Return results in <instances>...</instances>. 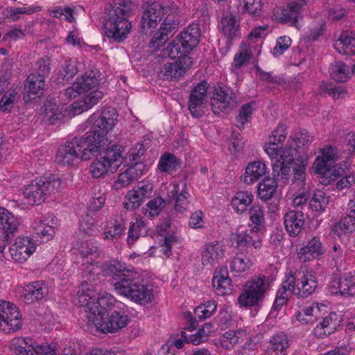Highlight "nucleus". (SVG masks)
Here are the masks:
<instances>
[{
	"label": "nucleus",
	"mask_w": 355,
	"mask_h": 355,
	"mask_svg": "<svg viewBox=\"0 0 355 355\" xmlns=\"http://www.w3.org/2000/svg\"><path fill=\"white\" fill-rule=\"evenodd\" d=\"M188 53L184 49V45L179 37L170 42L166 48L164 49V55L171 59H175L178 57L180 59L181 56H185L187 55L186 53Z\"/></svg>",
	"instance_id": "obj_53"
},
{
	"label": "nucleus",
	"mask_w": 355,
	"mask_h": 355,
	"mask_svg": "<svg viewBox=\"0 0 355 355\" xmlns=\"http://www.w3.org/2000/svg\"><path fill=\"white\" fill-rule=\"evenodd\" d=\"M335 49L343 55H355V34L352 32L343 31L334 43Z\"/></svg>",
	"instance_id": "obj_33"
},
{
	"label": "nucleus",
	"mask_w": 355,
	"mask_h": 355,
	"mask_svg": "<svg viewBox=\"0 0 355 355\" xmlns=\"http://www.w3.org/2000/svg\"><path fill=\"white\" fill-rule=\"evenodd\" d=\"M272 165L273 175L275 180L282 181L284 183H288L289 178L291 175H293V178H291L292 183L297 182V184L300 185L303 184L306 177L305 171L306 163L305 161L302 160L300 163L293 168V173H291V164H290L275 162Z\"/></svg>",
	"instance_id": "obj_9"
},
{
	"label": "nucleus",
	"mask_w": 355,
	"mask_h": 355,
	"mask_svg": "<svg viewBox=\"0 0 355 355\" xmlns=\"http://www.w3.org/2000/svg\"><path fill=\"white\" fill-rule=\"evenodd\" d=\"M212 286L218 295L224 296L232 291V279L229 277L227 266H222L215 271Z\"/></svg>",
	"instance_id": "obj_25"
},
{
	"label": "nucleus",
	"mask_w": 355,
	"mask_h": 355,
	"mask_svg": "<svg viewBox=\"0 0 355 355\" xmlns=\"http://www.w3.org/2000/svg\"><path fill=\"white\" fill-rule=\"evenodd\" d=\"M107 135V133L104 135L103 142L99 144L100 148H98V150L95 152L94 155H92V157H96L99 154L101 159L110 164L111 171H115L121 163L122 147L119 145L113 144L105 148V146L107 141V139L106 137Z\"/></svg>",
	"instance_id": "obj_17"
},
{
	"label": "nucleus",
	"mask_w": 355,
	"mask_h": 355,
	"mask_svg": "<svg viewBox=\"0 0 355 355\" xmlns=\"http://www.w3.org/2000/svg\"><path fill=\"white\" fill-rule=\"evenodd\" d=\"M60 187L61 180L57 176L42 177L25 186L24 195L29 204L40 205L47 196L58 192Z\"/></svg>",
	"instance_id": "obj_6"
},
{
	"label": "nucleus",
	"mask_w": 355,
	"mask_h": 355,
	"mask_svg": "<svg viewBox=\"0 0 355 355\" xmlns=\"http://www.w3.org/2000/svg\"><path fill=\"white\" fill-rule=\"evenodd\" d=\"M144 168V164L135 163L118 175L116 180L113 184V188L120 190L138 180L143 175Z\"/></svg>",
	"instance_id": "obj_23"
},
{
	"label": "nucleus",
	"mask_w": 355,
	"mask_h": 355,
	"mask_svg": "<svg viewBox=\"0 0 355 355\" xmlns=\"http://www.w3.org/2000/svg\"><path fill=\"white\" fill-rule=\"evenodd\" d=\"M207 83L202 81L198 83L191 92L188 107L191 114L195 118H199L204 114L207 93Z\"/></svg>",
	"instance_id": "obj_14"
},
{
	"label": "nucleus",
	"mask_w": 355,
	"mask_h": 355,
	"mask_svg": "<svg viewBox=\"0 0 355 355\" xmlns=\"http://www.w3.org/2000/svg\"><path fill=\"white\" fill-rule=\"evenodd\" d=\"M22 327L21 315L12 303L0 300V329L6 333L18 331Z\"/></svg>",
	"instance_id": "obj_8"
},
{
	"label": "nucleus",
	"mask_w": 355,
	"mask_h": 355,
	"mask_svg": "<svg viewBox=\"0 0 355 355\" xmlns=\"http://www.w3.org/2000/svg\"><path fill=\"white\" fill-rule=\"evenodd\" d=\"M249 226L252 233H258L264 228L265 215L263 207L259 205H253L248 210Z\"/></svg>",
	"instance_id": "obj_37"
},
{
	"label": "nucleus",
	"mask_w": 355,
	"mask_h": 355,
	"mask_svg": "<svg viewBox=\"0 0 355 355\" xmlns=\"http://www.w3.org/2000/svg\"><path fill=\"white\" fill-rule=\"evenodd\" d=\"M251 58L252 52L248 49V46L243 44L240 51L234 55V62L232 64V71L237 73L242 66L248 63Z\"/></svg>",
	"instance_id": "obj_51"
},
{
	"label": "nucleus",
	"mask_w": 355,
	"mask_h": 355,
	"mask_svg": "<svg viewBox=\"0 0 355 355\" xmlns=\"http://www.w3.org/2000/svg\"><path fill=\"white\" fill-rule=\"evenodd\" d=\"M355 231V216L347 214L340 219L332 227V232L334 234L340 237L343 235L349 234Z\"/></svg>",
	"instance_id": "obj_40"
},
{
	"label": "nucleus",
	"mask_w": 355,
	"mask_h": 355,
	"mask_svg": "<svg viewBox=\"0 0 355 355\" xmlns=\"http://www.w3.org/2000/svg\"><path fill=\"white\" fill-rule=\"evenodd\" d=\"M36 245L35 241L28 237H18L12 244L14 261L17 262L25 261L35 251Z\"/></svg>",
	"instance_id": "obj_24"
},
{
	"label": "nucleus",
	"mask_w": 355,
	"mask_h": 355,
	"mask_svg": "<svg viewBox=\"0 0 355 355\" xmlns=\"http://www.w3.org/2000/svg\"><path fill=\"white\" fill-rule=\"evenodd\" d=\"M238 10L242 14L259 17L262 12L261 0H238Z\"/></svg>",
	"instance_id": "obj_44"
},
{
	"label": "nucleus",
	"mask_w": 355,
	"mask_h": 355,
	"mask_svg": "<svg viewBox=\"0 0 355 355\" xmlns=\"http://www.w3.org/2000/svg\"><path fill=\"white\" fill-rule=\"evenodd\" d=\"M328 288L334 295H353L355 294V275L345 273L339 278L331 279Z\"/></svg>",
	"instance_id": "obj_21"
},
{
	"label": "nucleus",
	"mask_w": 355,
	"mask_h": 355,
	"mask_svg": "<svg viewBox=\"0 0 355 355\" xmlns=\"http://www.w3.org/2000/svg\"><path fill=\"white\" fill-rule=\"evenodd\" d=\"M238 101L235 93L228 87H218L211 101V109L215 114L227 112L236 107Z\"/></svg>",
	"instance_id": "obj_12"
},
{
	"label": "nucleus",
	"mask_w": 355,
	"mask_h": 355,
	"mask_svg": "<svg viewBox=\"0 0 355 355\" xmlns=\"http://www.w3.org/2000/svg\"><path fill=\"white\" fill-rule=\"evenodd\" d=\"M192 58L189 55L181 56L176 62L165 64L159 72V78L164 80H177L183 76L192 65Z\"/></svg>",
	"instance_id": "obj_13"
},
{
	"label": "nucleus",
	"mask_w": 355,
	"mask_h": 355,
	"mask_svg": "<svg viewBox=\"0 0 355 355\" xmlns=\"http://www.w3.org/2000/svg\"><path fill=\"white\" fill-rule=\"evenodd\" d=\"M102 275L110 277L111 284L119 295H123L139 304H146L153 297V289L137 281V273L127 269L120 263H105L101 268Z\"/></svg>",
	"instance_id": "obj_2"
},
{
	"label": "nucleus",
	"mask_w": 355,
	"mask_h": 355,
	"mask_svg": "<svg viewBox=\"0 0 355 355\" xmlns=\"http://www.w3.org/2000/svg\"><path fill=\"white\" fill-rule=\"evenodd\" d=\"M325 170L322 172H315L322 175L320 182L324 185H329L332 181L341 177L344 173V169L338 164H331L325 166Z\"/></svg>",
	"instance_id": "obj_46"
},
{
	"label": "nucleus",
	"mask_w": 355,
	"mask_h": 355,
	"mask_svg": "<svg viewBox=\"0 0 355 355\" xmlns=\"http://www.w3.org/2000/svg\"><path fill=\"white\" fill-rule=\"evenodd\" d=\"M78 250L83 258H89L91 260L98 257L100 255L98 246L92 240L82 242Z\"/></svg>",
	"instance_id": "obj_54"
},
{
	"label": "nucleus",
	"mask_w": 355,
	"mask_h": 355,
	"mask_svg": "<svg viewBox=\"0 0 355 355\" xmlns=\"http://www.w3.org/2000/svg\"><path fill=\"white\" fill-rule=\"evenodd\" d=\"M76 304L84 307L89 322L103 318L107 312V308L112 304L113 297L110 294H100L91 288L87 284L78 287L73 298Z\"/></svg>",
	"instance_id": "obj_4"
},
{
	"label": "nucleus",
	"mask_w": 355,
	"mask_h": 355,
	"mask_svg": "<svg viewBox=\"0 0 355 355\" xmlns=\"http://www.w3.org/2000/svg\"><path fill=\"white\" fill-rule=\"evenodd\" d=\"M19 98V92L16 89H9L0 100L1 109L3 111L10 112Z\"/></svg>",
	"instance_id": "obj_56"
},
{
	"label": "nucleus",
	"mask_w": 355,
	"mask_h": 355,
	"mask_svg": "<svg viewBox=\"0 0 355 355\" xmlns=\"http://www.w3.org/2000/svg\"><path fill=\"white\" fill-rule=\"evenodd\" d=\"M109 170L111 171L110 164L101 159L100 157L99 158L97 157L96 159L92 163L89 167V172L92 177L95 178L101 177Z\"/></svg>",
	"instance_id": "obj_59"
},
{
	"label": "nucleus",
	"mask_w": 355,
	"mask_h": 355,
	"mask_svg": "<svg viewBox=\"0 0 355 355\" xmlns=\"http://www.w3.org/2000/svg\"><path fill=\"white\" fill-rule=\"evenodd\" d=\"M269 290V283L264 275H259L247 281L238 297L241 306L252 307L258 306L263 300Z\"/></svg>",
	"instance_id": "obj_7"
},
{
	"label": "nucleus",
	"mask_w": 355,
	"mask_h": 355,
	"mask_svg": "<svg viewBox=\"0 0 355 355\" xmlns=\"http://www.w3.org/2000/svg\"><path fill=\"white\" fill-rule=\"evenodd\" d=\"M320 318L321 320L313 330L314 334L318 338L333 334L340 325V316L334 312H331L322 317L318 303L304 307L297 315L298 321L304 324H313Z\"/></svg>",
	"instance_id": "obj_5"
},
{
	"label": "nucleus",
	"mask_w": 355,
	"mask_h": 355,
	"mask_svg": "<svg viewBox=\"0 0 355 355\" xmlns=\"http://www.w3.org/2000/svg\"><path fill=\"white\" fill-rule=\"evenodd\" d=\"M35 224L36 225L34 227L35 233L40 236L42 241H47L53 238L55 233L53 225L44 223L43 221H40L39 223H35Z\"/></svg>",
	"instance_id": "obj_57"
},
{
	"label": "nucleus",
	"mask_w": 355,
	"mask_h": 355,
	"mask_svg": "<svg viewBox=\"0 0 355 355\" xmlns=\"http://www.w3.org/2000/svg\"><path fill=\"white\" fill-rule=\"evenodd\" d=\"M289 343L287 336L279 332L271 337L266 355H286Z\"/></svg>",
	"instance_id": "obj_35"
},
{
	"label": "nucleus",
	"mask_w": 355,
	"mask_h": 355,
	"mask_svg": "<svg viewBox=\"0 0 355 355\" xmlns=\"http://www.w3.org/2000/svg\"><path fill=\"white\" fill-rule=\"evenodd\" d=\"M286 230L291 236H297L302 230L304 223V214L301 211L292 210L284 216Z\"/></svg>",
	"instance_id": "obj_26"
},
{
	"label": "nucleus",
	"mask_w": 355,
	"mask_h": 355,
	"mask_svg": "<svg viewBox=\"0 0 355 355\" xmlns=\"http://www.w3.org/2000/svg\"><path fill=\"white\" fill-rule=\"evenodd\" d=\"M124 231L125 226L117 221H114L113 223H110L106 227L105 231V237L107 239H116L120 238V236L124 233Z\"/></svg>",
	"instance_id": "obj_64"
},
{
	"label": "nucleus",
	"mask_w": 355,
	"mask_h": 355,
	"mask_svg": "<svg viewBox=\"0 0 355 355\" xmlns=\"http://www.w3.org/2000/svg\"><path fill=\"white\" fill-rule=\"evenodd\" d=\"M146 199V198L139 193L138 190L135 188L125 195L124 207L127 209L134 210L138 208Z\"/></svg>",
	"instance_id": "obj_55"
},
{
	"label": "nucleus",
	"mask_w": 355,
	"mask_h": 355,
	"mask_svg": "<svg viewBox=\"0 0 355 355\" xmlns=\"http://www.w3.org/2000/svg\"><path fill=\"white\" fill-rule=\"evenodd\" d=\"M129 322L130 319L127 315L114 311L107 314L106 318L103 315L99 320L97 319L96 321L91 323L96 327L98 331L107 334L116 332L125 327Z\"/></svg>",
	"instance_id": "obj_11"
},
{
	"label": "nucleus",
	"mask_w": 355,
	"mask_h": 355,
	"mask_svg": "<svg viewBox=\"0 0 355 355\" xmlns=\"http://www.w3.org/2000/svg\"><path fill=\"white\" fill-rule=\"evenodd\" d=\"M103 96V93L94 89L87 94L82 101L74 102L72 110L75 114H80L95 105Z\"/></svg>",
	"instance_id": "obj_34"
},
{
	"label": "nucleus",
	"mask_w": 355,
	"mask_h": 355,
	"mask_svg": "<svg viewBox=\"0 0 355 355\" xmlns=\"http://www.w3.org/2000/svg\"><path fill=\"white\" fill-rule=\"evenodd\" d=\"M217 304L214 300H209L205 304H200L197 306L194 310L195 318L191 316V313L188 312L187 317L188 318L189 326L188 329L190 331L196 329L198 327L196 318H198L200 320H205L210 318L216 311Z\"/></svg>",
	"instance_id": "obj_28"
},
{
	"label": "nucleus",
	"mask_w": 355,
	"mask_h": 355,
	"mask_svg": "<svg viewBox=\"0 0 355 355\" xmlns=\"http://www.w3.org/2000/svg\"><path fill=\"white\" fill-rule=\"evenodd\" d=\"M277 184L276 180L270 178H264L258 186V196L263 200L270 199L276 191Z\"/></svg>",
	"instance_id": "obj_47"
},
{
	"label": "nucleus",
	"mask_w": 355,
	"mask_h": 355,
	"mask_svg": "<svg viewBox=\"0 0 355 355\" xmlns=\"http://www.w3.org/2000/svg\"><path fill=\"white\" fill-rule=\"evenodd\" d=\"M306 5V0H288L286 8L282 10L279 21L290 23L291 26L300 29L301 24L299 19L302 18V12Z\"/></svg>",
	"instance_id": "obj_18"
},
{
	"label": "nucleus",
	"mask_w": 355,
	"mask_h": 355,
	"mask_svg": "<svg viewBox=\"0 0 355 355\" xmlns=\"http://www.w3.org/2000/svg\"><path fill=\"white\" fill-rule=\"evenodd\" d=\"M44 86L45 80L42 76L31 73L26 79L24 90L30 98H35V96L42 94Z\"/></svg>",
	"instance_id": "obj_38"
},
{
	"label": "nucleus",
	"mask_w": 355,
	"mask_h": 355,
	"mask_svg": "<svg viewBox=\"0 0 355 355\" xmlns=\"http://www.w3.org/2000/svg\"><path fill=\"white\" fill-rule=\"evenodd\" d=\"M19 225L18 218L5 208H0V229L6 234V241L17 231Z\"/></svg>",
	"instance_id": "obj_32"
},
{
	"label": "nucleus",
	"mask_w": 355,
	"mask_h": 355,
	"mask_svg": "<svg viewBox=\"0 0 355 355\" xmlns=\"http://www.w3.org/2000/svg\"><path fill=\"white\" fill-rule=\"evenodd\" d=\"M320 152L321 156L318 157L313 163V168L315 172L324 171L325 166H331L338 159V150L336 147L328 146L322 148Z\"/></svg>",
	"instance_id": "obj_31"
},
{
	"label": "nucleus",
	"mask_w": 355,
	"mask_h": 355,
	"mask_svg": "<svg viewBox=\"0 0 355 355\" xmlns=\"http://www.w3.org/2000/svg\"><path fill=\"white\" fill-rule=\"evenodd\" d=\"M252 263L250 259L237 254L232 261L230 269L232 272H243L250 269Z\"/></svg>",
	"instance_id": "obj_61"
},
{
	"label": "nucleus",
	"mask_w": 355,
	"mask_h": 355,
	"mask_svg": "<svg viewBox=\"0 0 355 355\" xmlns=\"http://www.w3.org/2000/svg\"><path fill=\"white\" fill-rule=\"evenodd\" d=\"M171 197L175 199V209L179 212H183L187 209L190 196L186 185H184L183 189L179 193V184H174L173 189L171 191Z\"/></svg>",
	"instance_id": "obj_39"
},
{
	"label": "nucleus",
	"mask_w": 355,
	"mask_h": 355,
	"mask_svg": "<svg viewBox=\"0 0 355 355\" xmlns=\"http://www.w3.org/2000/svg\"><path fill=\"white\" fill-rule=\"evenodd\" d=\"M224 247L218 242L206 245L201 252V263L204 266L211 267L224 257Z\"/></svg>",
	"instance_id": "obj_27"
},
{
	"label": "nucleus",
	"mask_w": 355,
	"mask_h": 355,
	"mask_svg": "<svg viewBox=\"0 0 355 355\" xmlns=\"http://www.w3.org/2000/svg\"><path fill=\"white\" fill-rule=\"evenodd\" d=\"M77 73V68L73 62L67 60L61 65L58 73V78L62 81H69Z\"/></svg>",
	"instance_id": "obj_58"
},
{
	"label": "nucleus",
	"mask_w": 355,
	"mask_h": 355,
	"mask_svg": "<svg viewBox=\"0 0 355 355\" xmlns=\"http://www.w3.org/2000/svg\"><path fill=\"white\" fill-rule=\"evenodd\" d=\"M329 73L335 81L339 83L345 82L349 77L350 68L343 62H335L329 67Z\"/></svg>",
	"instance_id": "obj_45"
},
{
	"label": "nucleus",
	"mask_w": 355,
	"mask_h": 355,
	"mask_svg": "<svg viewBox=\"0 0 355 355\" xmlns=\"http://www.w3.org/2000/svg\"><path fill=\"white\" fill-rule=\"evenodd\" d=\"M44 117L51 123L61 119L63 114L54 99H47L44 104Z\"/></svg>",
	"instance_id": "obj_49"
},
{
	"label": "nucleus",
	"mask_w": 355,
	"mask_h": 355,
	"mask_svg": "<svg viewBox=\"0 0 355 355\" xmlns=\"http://www.w3.org/2000/svg\"><path fill=\"white\" fill-rule=\"evenodd\" d=\"M96 74L95 71H90L85 73L80 78L76 79V82L83 94L90 90L93 91L92 89L98 86L99 80Z\"/></svg>",
	"instance_id": "obj_48"
},
{
	"label": "nucleus",
	"mask_w": 355,
	"mask_h": 355,
	"mask_svg": "<svg viewBox=\"0 0 355 355\" xmlns=\"http://www.w3.org/2000/svg\"><path fill=\"white\" fill-rule=\"evenodd\" d=\"M267 167L266 165L260 161H255L250 163L246 168L245 173L241 177V180L248 184H252L260 178L266 174Z\"/></svg>",
	"instance_id": "obj_36"
},
{
	"label": "nucleus",
	"mask_w": 355,
	"mask_h": 355,
	"mask_svg": "<svg viewBox=\"0 0 355 355\" xmlns=\"http://www.w3.org/2000/svg\"><path fill=\"white\" fill-rule=\"evenodd\" d=\"M329 204V196L322 191L317 190L314 192L310 202L311 209L318 214L323 212Z\"/></svg>",
	"instance_id": "obj_50"
},
{
	"label": "nucleus",
	"mask_w": 355,
	"mask_h": 355,
	"mask_svg": "<svg viewBox=\"0 0 355 355\" xmlns=\"http://www.w3.org/2000/svg\"><path fill=\"white\" fill-rule=\"evenodd\" d=\"M12 349L17 355H57L54 347L48 343H33L32 339L28 338L13 339Z\"/></svg>",
	"instance_id": "obj_10"
},
{
	"label": "nucleus",
	"mask_w": 355,
	"mask_h": 355,
	"mask_svg": "<svg viewBox=\"0 0 355 355\" xmlns=\"http://www.w3.org/2000/svg\"><path fill=\"white\" fill-rule=\"evenodd\" d=\"M133 8L130 0H120L109 10L108 18L105 23V35L120 42L126 38L132 28L128 17Z\"/></svg>",
	"instance_id": "obj_3"
},
{
	"label": "nucleus",
	"mask_w": 355,
	"mask_h": 355,
	"mask_svg": "<svg viewBox=\"0 0 355 355\" xmlns=\"http://www.w3.org/2000/svg\"><path fill=\"white\" fill-rule=\"evenodd\" d=\"M181 160L173 154L165 153L159 159L158 168L162 172L172 173L180 168Z\"/></svg>",
	"instance_id": "obj_43"
},
{
	"label": "nucleus",
	"mask_w": 355,
	"mask_h": 355,
	"mask_svg": "<svg viewBox=\"0 0 355 355\" xmlns=\"http://www.w3.org/2000/svg\"><path fill=\"white\" fill-rule=\"evenodd\" d=\"M164 15V8L159 2L149 4L142 15L141 31L144 34H151L152 29L156 28Z\"/></svg>",
	"instance_id": "obj_15"
},
{
	"label": "nucleus",
	"mask_w": 355,
	"mask_h": 355,
	"mask_svg": "<svg viewBox=\"0 0 355 355\" xmlns=\"http://www.w3.org/2000/svg\"><path fill=\"white\" fill-rule=\"evenodd\" d=\"M117 112L114 108L104 109L101 115L95 120L92 129L83 137H74L61 146L56 153L55 161L62 166L73 165L79 159L89 160L92 155L100 148L104 141V135L108 133L115 125L117 120Z\"/></svg>",
	"instance_id": "obj_1"
},
{
	"label": "nucleus",
	"mask_w": 355,
	"mask_h": 355,
	"mask_svg": "<svg viewBox=\"0 0 355 355\" xmlns=\"http://www.w3.org/2000/svg\"><path fill=\"white\" fill-rule=\"evenodd\" d=\"M232 239L236 244V248L240 251H248L251 247L259 250L262 246L260 235L257 233H252V230L250 232L237 230L235 233L232 234Z\"/></svg>",
	"instance_id": "obj_20"
},
{
	"label": "nucleus",
	"mask_w": 355,
	"mask_h": 355,
	"mask_svg": "<svg viewBox=\"0 0 355 355\" xmlns=\"http://www.w3.org/2000/svg\"><path fill=\"white\" fill-rule=\"evenodd\" d=\"M324 30L325 22L322 19L315 21L311 24L309 32L306 34L305 39L308 42L315 41L323 35Z\"/></svg>",
	"instance_id": "obj_62"
},
{
	"label": "nucleus",
	"mask_w": 355,
	"mask_h": 355,
	"mask_svg": "<svg viewBox=\"0 0 355 355\" xmlns=\"http://www.w3.org/2000/svg\"><path fill=\"white\" fill-rule=\"evenodd\" d=\"M295 282H296L295 272L290 271L286 275L282 286L277 293L275 300L272 305L273 310L278 311L280 309L284 304H286L291 295L294 294Z\"/></svg>",
	"instance_id": "obj_22"
},
{
	"label": "nucleus",
	"mask_w": 355,
	"mask_h": 355,
	"mask_svg": "<svg viewBox=\"0 0 355 355\" xmlns=\"http://www.w3.org/2000/svg\"><path fill=\"white\" fill-rule=\"evenodd\" d=\"M324 249L319 237L313 236L309 240L306 244L300 248L298 256L305 262L307 259H318L324 253Z\"/></svg>",
	"instance_id": "obj_30"
},
{
	"label": "nucleus",
	"mask_w": 355,
	"mask_h": 355,
	"mask_svg": "<svg viewBox=\"0 0 355 355\" xmlns=\"http://www.w3.org/2000/svg\"><path fill=\"white\" fill-rule=\"evenodd\" d=\"M254 196L249 191H239L232 200L233 209L237 214H242L252 203Z\"/></svg>",
	"instance_id": "obj_41"
},
{
	"label": "nucleus",
	"mask_w": 355,
	"mask_h": 355,
	"mask_svg": "<svg viewBox=\"0 0 355 355\" xmlns=\"http://www.w3.org/2000/svg\"><path fill=\"white\" fill-rule=\"evenodd\" d=\"M211 324L207 323L202 328H200L196 334L187 336L184 331H182L181 337L184 339L185 343L199 345L207 340L209 333L211 332Z\"/></svg>",
	"instance_id": "obj_52"
},
{
	"label": "nucleus",
	"mask_w": 355,
	"mask_h": 355,
	"mask_svg": "<svg viewBox=\"0 0 355 355\" xmlns=\"http://www.w3.org/2000/svg\"><path fill=\"white\" fill-rule=\"evenodd\" d=\"M145 229V223L142 220H136L135 223H131L129 230L127 242L129 245H133L139 238L142 230Z\"/></svg>",
	"instance_id": "obj_60"
},
{
	"label": "nucleus",
	"mask_w": 355,
	"mask_h": 355,
	"mask_svg": "<svg viewBox=\"0 0 355 355\" xmlns=\"http://www.w3.org/2000/svg\"><path fill=\"white\" fill-rule=\"evenodd\" d=\"M201 37V31L198 24H191L188 26L180 35V42L184 45L186 51L190 52L195 48Z\"/></svg>",
	"instance_id": "obj_29"
},
{
	"label": "nucleus",
	"mask_w": 355,
	"mask_h": 355,
	"mask_svg": "<svg viewBox=\"0 0 355 355\" xmlns=\"http://www.w3.org/2000/svg\"><path fill=\"white\" fill-rule=\"evenodd\" d=\"M317 286L314 273L309 270L303 271L302 275L299 273V277H296L294 295L299 297H307L315 291Z\"/></svg>",
	"instance_id": "obj_19"
},
{
	"label": "nucleus",
	"mask_w": 355,
	"mask_h": 355,
	"mask_svg": "<svg viewBox=\"0 0 355 355\" xmlns=\"http://www.w3.org/2000/svg\"><path fill=\"white\" fill-rule=\"evenodd\" d=\"M254 105V102H251L244 104L241 107L239 114L236 116V123L238 128H243L244 125L248 122V118L251 116V114L254 110L253 106Z\"/></svg>",
	"instance_id": "obj_63"
},
{
	"label": "nucleus",
	"mask_w": 355,
	"mask_h": 355,
	"mask_svg": "<svg viewBox=\"0 0 355 355\" xmlns=\"http://www.w3.org/2000/svg\"><path fill=\"white\" fill-rule=\"evenodd\" d=\"M220 29L226 37L232 39L239 35V24L234 16L227 15L221 19Z\"/></svg>",
	"instance_id": "obj_42"
},
{
	"label": "nucleus",
	"mask_w": 355,
	"mask_h": 355,
	"mask_svg": "<svg viewBox=\"0 0 355 355\" xmlns=\"http://www.w3.org/2000/svg\"><path fill=\"white\" fill-rule=\"evenodd\" d=\"M16 293L26 304H30L42 300L48 295L49 289L43 282L37 281L25 286L17 287Z\"/></svg>",
	"instance_id": "obj_16"
}]
</instances>
